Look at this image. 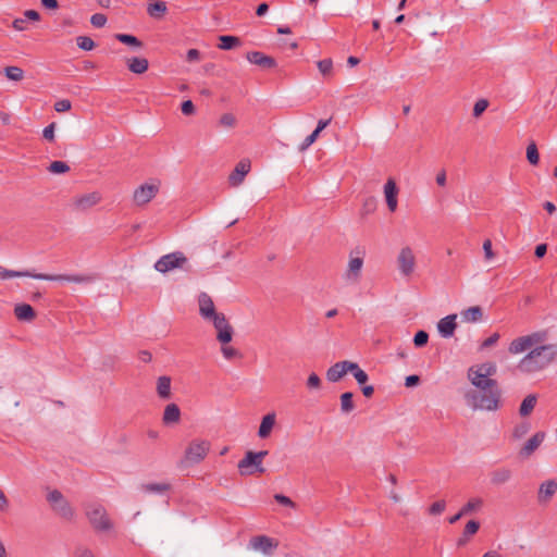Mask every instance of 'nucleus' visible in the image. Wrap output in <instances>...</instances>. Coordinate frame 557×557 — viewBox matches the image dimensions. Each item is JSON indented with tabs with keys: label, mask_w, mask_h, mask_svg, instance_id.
Returning <instances> with one entry per match:
<instances>
[{
	"label": "nucleus",
	"mask_w": 557,
	"mask_h": 557,
	"mask_svg": "<svg viewBox=\"0 0 557 557\" xmlns=\"http://www.w3.org/2000/svg\"><path fill=\"white\" fill-rule=\"evenodd\" d=\"M547 337V331L543 330L516 337L510 342L508 346L510 355L528 351L517 364L521 373H537L554 363L557 358V343L545 344Z\"/></svg>",
	"instance_id": "obj_1"
},
{
	"label": "nucleus",
	"mask_w": 557,
	"mask_h": 557,
	"mask_svg": "<svg viewBox=\"0 0 557 557\" xmlns=\"http://www.w3.org/2000/svg\"><path fill=\"white\" fill-rule=\"evenodd\" d=\"M466 404L474 411H491L495 412L503 408V391L498 384L495 383L492 387L469 389L465 394Z\"/></svg>",
	"instance_id": "obj_2"
},
{
	"label": "nucleus",
	"mask_w": 557,
	"mask_h": 557,
	"mask_svg": "<svg viewBox=\"0 0 557 557\" xmlns=\"http://www.w3.org/2000/svg\"><path fill=\"white\" fill-rule=\"evenodd\" d=\"M13 277H33L36 280L42 281H64L72 282L77 284L90 283L94 281L91 275L87 274H44V273H34L30 271H14L8 270L0 265V278L9 280Z\"/></svg>",
	"instance_id": "obj_3"
},
{
	"label": "nucleus",
	"mask_w": 557,
	"mask_h": 557,
	"mask_svg": "<svg viewBox=\"0 0 557 557\" xmlns=\"http://www.w3.org/2000/svg\"><path fill=\"white\" fill-rule=\"evenodd\" d=\"M268 450L251 451L248 450L244 458L239 460L237 468L242 476L252 475L255 473H264L263 459L268 455Z\"/></svg>",
	"instance_id": "obj_4"
},
{
	"label": "nucleus",
	"mask_w": 557,
	"mask_h": 557,
	"mask_svg": "<svg viewBox=\"0 0 557 557\" xmlns=\"http://www.w3.org/2000/svg\"><path fill=\"white\" fill-rule=\"evenodd\" d=\"M86 517L92 529L97 532H108L113 528L106 508L100 504H90L86 507Z\"/></svg>",
	"instance_id": "obj_5"
},
{
	"label": "nucleus",
	"mask_w": 557,
	"mask_h": 557,
	"mask_svg": "<svg viewBox=\"0 0 557 557\" xmlns=\"http://www.w3.org/2000/svg\"><path fill=\"white\" fill-rule=\"evenodd\" d=\"M188 260L182 251H174L160 257L154 263V270L160 273H168L175 269L189 271Z\"/></svg>",
	"instance_id": "obj_6"
},
{
	"label": "nucleus",
	"mask_w": 557,
	"mask_h": 557,
	"mask_svg": "<svg viewBox=\"0 0 557 557\" xmlns=\"http://www.w3.org/2000/svg\"><path fill=\"white\" fill-rule=\"evenodd\" d=\"M210 442L206 440H195L189 443L185 450L184 459L187 463L196 465L201 462L210 450Z\"/></svg>",
	"instance_id": "obj_7"
},
{
	"label": "nucleus",
	"mask_w": 557,
	"mask_h": 557,
	"mask_svg": "<svg viewBox=\"0 0 557 557\" xmlns=\"http://www.w3.org/2000/svg\"><path fill=\"white\" fill-rule=\"evenodd\" d=\"M47 500L52 506V509L63 519L65 520H72L74 518V509L70 505V503L65 499L63 494L58 491L53 490L48 493Z\"/></svg>",
	"instance_id": "obj_8"
},
{
	"label": "nucleus",
	"mask_w": 557,
	"mask_h": 557,
	"mask_svg": "<svg viewBox=\"0 0 557 557\" xmlns=\"http://www.w3.org/2000/svg\"><path fill=\"white\" fill-rule=\"evenodd\" d=\"M366 250L363 247H356L350 251L346 278L351 282H358L363 267Z\"/></svg>",
	"instance_id": "obj_9"
},
{
	"label": "nucleus",
	"mask_w": 557,
	"mask_h": 557,
	"mask_svg": "<svg viewBox=\"0 0 557 557\" xmlns=\"http://www.w3.org/2000/svg\"><path fill=\"white\" fill-rule=\"evenodd\" d=\"M208 320L213 323V326L216 330V339L220 343L227 344L232 341L233 327L227 322L223 313H218Z\"/></svg>",
	"instance_id": "obj_10"
},
{
	"label": "nucleus",
	"mask_w": 557,
	"mask_h": 557,
	"mask_svg": "<svg viewBox=\"0 0 557 557\" xmlns=\"http://www.w3.org/2000/svg\"><path fill=\"white\" fill-rule=\"evenodd\" d=\"M248 547L261 552L265 556H272L278 547V542L267 535H257L249 540Z\"/></svg>",
	"instance_id": "obj_11"
},
{
	"label": "nucleus",
	"mask_w": 557,
	"mask_h": 557,
	"mask_svg": "<svg viewBox=\"0 0 557 557\" xmlns=\"http://www.w3.org/2000/svg\"><path fill=\"white\" fill-rule=\"evenodd\" d=\"M398 269L404 276H410L414 271L416 258L410 247L400 249L397 257Z\"/></svg>",
	"instance_id": "obj_12"
},
{
	"label": "nucleus",
	"mask_w": 557,
	"mask_h": 557,
	"mask_svg": "<svg viewBox=\"0 0 557 557\" xmlns=\"http://www.w3.org/2000/svg\"><path fill=\"white\" fill-rule=\"evenodd\" d=\"M159 191L158 185L143 184L134 191L133 199L137 206H144L152 200Z\"/></svg>",
	"instance_id": "obj_13"
},
{
	"label": "nucleus",
	"mask_w": 557,
	"mask_h": 557,
	"mask_svg": "<svg viewBox=\"0 0 557 557\" xmlns=\"http://www.w3.org/2000/svg\"><path fill=\"white\" fill-rule=\"evenodd\" d=\"M250 168L251 164L249 159L240 160L228 176L230 185L233 187L239 186L244 182L245 176L249 173Z\"/></svg>",
	"instance_id": "obj_14"
},
{
	"label": "nucleus",
	"mask_w": 557,
	"mask_h": 557,
	"mask_svg": "<svg viewBox=\"0 0 557 557\" xmlns=\"http://www.w3.org/2000/svg\"><path fill=\"white\" fill-rule=\"evenodd\" d=\"M546 434L542 431L536 432L532 437H530L527 443L521 447L519 451V457L522 459H528L532 456V454L541 446L543 441L545 440Z\"/></svg>",
	"instance_id": "obj_15"
},
{
	"label": "nucleus",
	"mask_w": 557,
	"mask_h": 557,
	"mask_svg": "<svg viewBox=\"0 0 557 557\" xmlns=\"http://www.w3.org/2000/svg\"><path fill=\"white\" fill-rule=\"evenodd\" d=\"M468 380L474 386V389L492 387L497 382L495 379L484 376L476 368L472 367L468 370Z\"/></svg>",
	"instance_id": "obj_16"
},
{
	"label": "nucleus",
	"mask_w": 557,
	"mask_h": 557,
	"mask_svg": "<svg viewBox=\"0 0 557 557\" xmlns=\"http://www.w3.org/2000/svg\"><path fill=\"white\" fill-rule=\"evenodd\" d=\"M350 367H352V362L348 360L336 362L326 371L327 381L333 383L338 382L346 373L349 372Z\"/></svg>",
	"instance_id": "obj_17"
},
{
	"label": "nucleus",
	"mask_w": 557,
	"mask_h": 557,
	"mask_svg": "<svg viewBox=\"0 0 557 557\" xmlns=\"http://www.w3.org/2000/svg\"><path fill=\"white\" fill-rule=\"evenodd\" d=\"M384 195L387 203V208L391 212L396 211L397 209V195H398V188L393 178H388L387 182L384 185Z\"/></svg>",
	"instance_id": "obj_18"
},
{
	"label": "nucleus",
	"mask_w": 557,
	"mask_h": 557,
	"mask_svg": "<svg viewBox=\"0 0 557 557\" xmlns=\"http://www.w3.org/2000/svg\"><path fill=\"white\" fill-rule=\"evenodd\" d=\"M246 59L263 69H272L276 66V61L272 57L265 55L260 51H251L246 54Z\"/></svg>",
	"instance_id": "obj_19"
},
{
	"label": "nucleus",
	"mask_w": 557,
	"mask_h": 557,
	"mask_svg": "<svg viewBox=\"0 0 557 557\" xmlns=\"http://www.w3.org/2000/svg\"><path fill=\"white\" fill-rule=\"evenodd\" d=\"M456 318V314H449L438 321L437 330L442 337L449 338L454 335L457 327Z\"/></svg>",
	"instance_id": "obj_20"
},
{
	"label": "nucleus",
	"mask_w": 557,
	"mask_h": 557,
	"mask_svg": "<svg viewBox=\"0 0 557 557\" xmlns=\"http://www.w3.org/2000/svg\"><path fill=\"white\" fill-rule=\"evenodd\" d=\"M198 302L199 313L203 319L208 320L219 313L215 311L212 298L207 293L199 295Z\"/></svg>",
	"instance_id": "obj_21"
},
{
	"label": "nucleus",
	"mask_w": 557,
	"mask_h": 557,
	"mask_svg": "<svg viewBox=\"0 0 557 557\" xmlns=\"http://www.w3.org/2000/svg\"><path fill=\"white\" fill-rule=\"evenodd\" d=\"M101 197L98 193L82 195L74 200V207L78 211H86L96 206Z\"/></svg>",
	"instance_id": "obj_22"
},
{
	"label": "nucleus",
	"mask_w": 557,
	"mask_h": 557,
	"mask_svg": "<svg viewBox=\"0 0 557 557\" xmlns=\"http://www.w3.org/2000/svg\"><path fill=\"white\" fill-rule=\"evenodd\" d=\"M512 476V471L507 467H500L497 469H494L490 473L491 483L495 486H500L508 481H510Z\"/></svg>",
	"instance_id": "obj_23"
},
{
	"label": "nucleus",
	"mask_w": 557,
	"mask_h": 557,
	"mask_svg": "<svg viewBox=\"0 0 557 557\" xmlns=\"http://www.w3.org/2000/svg\"><path fill=\"white\" fill-rule=\"evenodd\" d=\"M14 314L18 321L30 322L36 318L34 308L28 304H20L14 307Z\"/></svg>",
	"instance_id": "obj_24"
},
{
	"label": "nucleus",
	"mask_w": 557,
	"mask_h": 557,
	"mask_svg": "<svg viewBox=\"0 0 557 557\" xmlns=\"http://www.w3.org/2000/svg\"><path fill=\"white\" fill-rule=\"evenodd\" d=\"M557 491V483L554 480L545 481L539 488L537 498L540 503H546Z\"/></svg>",
	"instance_id": "obj_25"
},
{
	"label": "nucleus",
	"mask_w": 557,
	"mask_h": 557,
	"mask_svg": "<svg viewBox=\"0 0 557 557\" xmlns=\"http://www.w3.org/2000/svg\"><path fill=\"white\" fill-rule=\"evenodd\" d=\"M275 418L276 416L274 412L268 413L262 418L258 430V436L260 438H267L271 434L272 429L275 424Z\"/></svg>",
	"instance_id": "obj_26"
},
{
	"label": "nucleus",
	"mask_w": 557,
	"mask_h": 557,
	"mask_svg": "<svg viewBox=\"0 0 557 557\" xmlns=\"http://www.w3.org/2000/svg\"><path fill=\"white\" fill-rule=\"evenodd\" d=\"M128 70L135 74H143L149 67V62L146 58L133 57L127 60Z\"/></svg>",
	"instance_id": "obj_27"
},
{
	"label": "nucleus",
	"mask_w": 557,
	"mask_h": 557,
	"mask_svg": "<svg viewBox=\"0 0 557 557\" xmlns=\"http://www.w3.org/2000/svg\"><path fill=\"white\" fill-rule=\"evenodd\" d=\"M181 418V410L176 404H169L163 412V423L172 424L177 423Z\"/></svg>",
	"instance_id": "obj_28"
},
{
	"label": "nucleus",
	"mask_w": 557,
	"mask_h": 557,
	"mask_svg": "<svg viewBox=\"0 0 557 557\" xmlns=\"http://www.w3.org/2000/svg\"><path fill=\"white\" fill-rule=\"evenodd\" d=\"M537 396L535 394L528 395L519 407V414L521 417H528L535 408Z\"/></svg>",
	"instance_id": "obj_29"
},
{
	"label": "nucleus",
	"mask_w": 557,
	"mask_h": 557,
	"mask_svg": "<svg viewBox=\"0 0 557 557\" xmlns=\"http://www.w3.org/2000/svg\"><path fill=\"white\" fill-rule=\"evenodd\" d=\"M220 44L218 45L221 50H231L242 45L240 38L231 35H222L219 37Z\"/></svg>",
	"instance_id": "obj_30"
},
{
	"label": "nucleus",
	"mask_w": 557,
	"mask_h": 557,
	"mask_svg": "<svg viewBox=\"0 0 557 557\" xmlns=\"http://www.w3.org/2000/svg\"><path fill=\"white\" fill-rule=\"evenodd\" d=\"M158 395L168 399L171 396V379L169 376H160L157 382Z\"/></svg>",
	"instance_id": "obj_31"
},
{
	"label": "nucleus",
	"mask_w": 557,
	"mask_h": 557,
	"mask_svg": "<svg viewBox=\"0 0 557 557\" xmlns=\"http://www.w3.org/2000/svg\"><path fill=\"white\" fill-rule=\"evenodd\" d=\"M171 485L165 482L147 483L141 485V491L149 494H164L170 491Z\"/></svg>",
	"instance_id": "obj_32"
},
{
	"label": "nucleus",
	"mask_w": 557,
	"mask_h": 557,
	"mask_svg": "<svg viewBox=\"0 0 557 557\" xmlns=\"http://www.w3.org/2000/svg\"><path fill=\"white\" fill-rule=\"evenodd\" d=\"M461 317H462L463 321L473 323V322H478V321L482 320L483 311H482L481 307L474 306V307H470L467 310L462 311Z\"/></svg>",
	"instance_id": "obj_33"
},
{
	"label": "nucleus",
	"mask_w": 557,
	"mask_h": 557,
	"mask_svg": "<svg viewBox=\"0 0 557 557\" xmlns=\"http://www.w3.org/2000/svg\"><path fill=\"white\" fill-rule=\"evenodd\" d=\"M354 394L351 392H345L341 395V410L343 413H349L355 409Z\"/></svg>",
	"instance_id": "obj_34"
},
{
	"label": "nucleus",
	"mask_w": 557,
	"mask_h": 557,
	"mask_svg": "<svg viewBox=\"0 0 557 557\" xmlns=\"http://www.w3.org/2000/svg\"><path fill=\"white\" fill-rule=\"evenodd\" d=\"M147 12L152 17H159L166 12V4L163 1H156L149 3Z\"/></svg>",
	"instance_id": "obj_35"
},
{
	"label": "nucleus",
	"mask_w": 557,
	"mask_h": 557,
	"mask_svg": "<svg viewBox=\"0 0 557 557\" xmlns=\"http://www.w3.org/2000/svg\"><path fill=\"white\" fill-rule=\"evenodd\" d=\"M115 38L120 42L127 45V46H132L134 48L139 49L143 47V42L137 37L129 35V34H116Z\"/></svg>",
	"instance_id": "obj_36"
},
{
	"label": "nucleus",
	"mask_w": 557,
	"mask_h": 557,
	"mask_svg": "<svg viewBox=\"0 0 557 557\" xmlns=\"http://www.w3.org/2000/svg\"><path fill=\"white\" fill-rule=\"evenodd\" d=\"M472 368H476L479 372H481L484 376L486 375L487 377H492L497 372L496 363L492 361L472 366Z\"/></svg>",
	"instance_id": "obj_37"
},
{
	"label": "nucleus",
	"mask_w": 557,
	"mask_h": 557,
	"mask_svg": "<svg viewBox=\"0 0 557 557\" xmlns=\"http://www.w3.org/2000/svg\"><path fill=\"white\" fill-rule=\"evenodd\" d=\"M317 66L325 78L330 77L333 73V61L330 58L318 61Z\"/></svg>",
	"instance_id": "obj_38"
},
{
	"label": "nucleus",
	"mask_w": 557,
	"mask_h": 557,
	"mask_svg": "<svg viewBox=\"0 0 557 557\" xmlns=\"http://www.w3.org/2000/svg\"><path fill=\"white\" fill-rule=\"evenodd\" d=\"M4 74L9 79L14 82H20L24 77V71L18 66H7Z\"/></svg>",
	"instance_id": "obj_39"
},
{
	"label": "nucleus",
	"mask_w": 557,
	"mask_h": 557,
	"mask_svg": "<svg viewBox=\"0 0 557 557\" xmlns=\"http://www.w3.org/2000/svg\"><path fill=\"white\" fill-rule=\"evenodd\" d=\"M483 505V500L481 498H471L463 507L460 509L461 515H469L478 509H480Z\"/></svg>",
	"instance_id": "obj_40"
},
{
	"label": "nucleus",
	"mask_w": 557,
	"mask_h": 557,
	"mask_svg": "<svg viewBox=\"0 0 557 557\" xmlns=\"http://www.w3.org/2000/svg\"><path fill=\"white\" fill-rule=\"evenodd\" d=\"M349 372H351L360 385L368 381V374L358 366V363L352 362V367H350Z\"/></svg>",
	"instance_id": "obj_41"
},
{
	"label": "nucleus",
	"mask_w": 557,
	"mask_h": 557,
	"mask_svg": "<svg viewBox=\"0 0 557 557\" xmlns=\"http://www.w3.org/2000/svg\"><path fill=\"white\" fill-rule=\"evenodd\" d=\"M530 423L527 422V421H522L520 422L519 424H517L513 430H512V437L515 440H520L522 438L524 435L528 434V432L530 431Z\"/></svg>",
	"instance_id": "obj_42"
},
{
	"label": "nucleus",
	"mask_w": 557,
	"mask_h": 557,
	"mask_svg": "<svg viewBox=\"0 0 557 557\" xmlns=\"http://www.w3.org/2000/svg\"><path fill=\"white\" fill-rule=\"evenodd\" d=\"M527 159L532 165H536L540 161V154L534 141L527 147Z\"/></svg>",
	"instance_id": "obj_43"
},
{
	"label": "nucleus",
	"mask_w": 557,
	"mask_h": 557,
	"mask_svg": "<svg viewBox=\"0 0 557 557\" xmlns=\"http://www.w3.org/2000/svg\"><path fill=\"white\" fill-rule=\"evenodd\" d=\"M76 42L79 49L90 51L95 48V41L88 36H78Z\"/></svg>",
	"instance_id": "obj_44"
},
{
	"label": "nucleus",
	"mask_w": 557,
	"mask_h": 557,
	"mask_svg": "<svg viewBox=\"0 0 557 557\" xmlns=\"http://www.w3.org/2000/svg\"><path fill=\"white\" fill-rule=\"evenodd\" d=\"M48 170L54 174H62L70 171V166L63 161H53L50 163Z\"/></svg>",
	"instance_id": "obj_45"
},
{
	"label": "nucleus",
	"mask_w": 557,
	"mask_h": 557,
	"mask_svg": "<svg viewBox=\"0 0 557 557\" xmlns=\"http://www.w3.org/2000/svg\"><path fill=\"white\" fill-rule=\"evenodd\" d=\"M480 529V523L475 520H470L467 522L465 529H463V535L466 537H470L474 535Z\"/></svg>",
	"instance_id": "obj_46"
},
{
	"label": "nucleus",
	"mask_w": 557,
	"mask_h": 557,
	"mask_svg": "<svg viewBox=\"0 0 557 557\" xmlns=\"http://www.w3.org/2000/svg\"><path fill=\"white\" fill-rule=\"evenodd\" d=\"M221 351L223 357L227 360L242 357L239 350L232 346H222Z\"/></svg>",
	"instance_id": "obj_47"
},
{
	"label": "nucleus",
	"mask_w": 557,
	"mask_h": 557,
	"mask_svg": "<svg viewBox=\"0 0 557 557\" xmlns=\"http://www.w3.org/2000/svg\"><path fill=\"white\" fill-rule=\"evenodd\" d=\"M429 341V334L425 331H418L413 337V344L417 347H423Z\"/></svg>",
	"instance_id": "obj_48"
},
{
	"label": "nucleus",
	"mask_w": 557,
	"mask_h": 557,
	"mask_svg": "<svg viewBox=\"0 0 557 557\" xmlns=\"http://www.w3.org/2000/svg\"><path fill=\"white\" fill-rule=\"evenodd\" d=\"M306 384L309 389H319L321 387L322 382L318 374L311 373L308 376Z\"/></svg>",
	"instance_id": "obj_49"
},
{
	"label": "nucleus",
	"mask_w": 557,
	"mask_h": 557,
	"mask_svg": "<svg viewBox=\"0 0 557 557\" xmlns=\"http://www.w3.org/2000/svg\"><path fill=\"white\" fill-rule=\"evenodd\" d=\"M90 23L95 27H98V28L103 27L107 23V16L102 13H95L90 17Z\"/></svg>",
	"instance_id": "obj_50"
},
{
	"label": "nucleus",
	"mask_w": 557,
	"mask_h": 557,
	"mask_svg": "<svg viewBox=\"0 0 557 557\" xmlns=\"http://www.w3.org/2000/svg\"><path fill=\"white\" fill-rule=\"evenodd\" d=\"M488 107V101L485 99H480L474 103L473 107V115L475 117L480 116Z\"/></svg>",
	"instance_id": "obj_51"
},
{
	"label": "nucleus",
	"mask_w": 557,
	"mask_h": 557,
	"mask_svg": "<svg viewBox=\"0 0 557 557\" xmlns=\"http://www.w3.org/2000/svg\"><path fill=\"white\" fill-rule=\"evenodd\" d=\"M236 124V119L232 113H224L220 117V125L223 127H233Z\"/></svg>",
	"instance_id": "obj_52"
},
{
	"label": "nucleus",
	"mask_w": 557,
	"mask_h": 557,
	"mask_svg": "<svg viewBox=\"0 0 557 557\" xmlns=\"http://www.w3.org/2000/svg\"><path fill=\"white\" fill-rule=\"evenodd\" d=\"M445 508H446L445 500H437L431 505V507L429 508V512L431 515H440L445 510Z\"/></svg>",
	"instance_id": "obj_53"
},
{
	"label": "nucleus",
	"mask_w": 557,
	"mask_h": 557,
	"mask_svg": "<svg viewBox=\"0 0 557 557\" xmlns=\"http://www.w3.org/2000/svg\"><path fill=\"white\" fill-rule=\"evenodd\" d=\"M319 133L313 131L309 136L305 138V140L301 143L299 149L301 151L308 149L318 138Z\"/></svg>",
	"instance_id": "obj_54"
},
{
	"label": "nucleus",
	"mask_w": 557,
	"mask_h": 557,
	"mask_svg": "<svg viewBox=\"0 0 557 557\" xmlns=\"http://www.w3.org/2000/svg\"><path fill=\"white\" fill-rule=\"evenodd\" d=\"M54 129H55V123L52 122L48 126H46L42 131V136L48 141L54 140Z\"/></svg>",
	"instance_id": "obj_55"
},
{
	"label": "nucleus",
	"mask_w": 557,
	"mask_h": 557,
	"mask_svg": "<svg viewBox=\"0 0 557 557\" xmlns=\"http://www.w3.org/2000/svg\"><path fill=\"white\" fill-rule=\"evenodd\" d=\"M72 104L71 101L67 99L59 100L54 103V110L57 112H66L71 109Z\"/></svg>",
	"instance_id": "obj_56"
},
{
	"label": "nucleus",
	"mask_w": 557,
	"mask_h": 557,
	"mask_svg": "<svg viewBox=\"0 0 557 557\" xmlns=\"http://www.w3.org/2000/svg\"><path fill=\"white\" fill-rule=\"evenodd\" d=\"M376 207V200L373 197H369L363 202L362 211L363 213L368 214L375 210Z\"/></svg>",
	"instance_id": "obj_57"
},
{
	"label": "nucleus",
	"mask_w": 557,
	"mask_h": 557,
	"mask_svg": "<svg viewBox=\"0 0 557 557\" xmlns=\"http://www.w3.org/2000/svg\"><path fill=\"white\" fill-rule=\"evenodd\" d=\"M181 110L184 115H193L196 109L191 100H185L181 106Z\"/></svg>",
	"instance_id": "obj_58"
},
{
	"label": "nucleus",
	"mask_w": 557,
	"mask_h": 557,
	"mask_svg": "<svg viewBox=\"0 0 557 557\" xmlns=\"http://www.w3.org/2000/svg\"><path fill=\"white\" fill-rule=\"evenodd\" d=\"M499 339V334L498 333H494L492 334L490 337H487L486 339H484L481 344V348L482 349H485V348H488L493 345H495Z\"/></svg>",
	"instance_id": "obj_59"
},
{
	"label": "nucleus",
	"mask_w": 557,
	"mask_h": 557,
	"mask_svg": "<svg viewBox=\"0 0 557 557\" xmlns=\"http://www.w3.org/2000/svg\"><path fill=\"white\" fill-rule=\"evenodd\" d=\"M274 499L281 505L288 506V507H295V503L289 497H287L283 494H275Z\"/></svg>",
	"instance_id": "obj_60"
},
{
	"label": "nucleus",
	"mask_w": 557,
	"mask_h": 557,
	"mask_svg": "<svg viewBox=\"0 0 557 557\" xmlns=\"http://www.w3.org/2000/svg\"><path fill=\"white\" fill-rule=\"evenodd\" d=\"M483 251L486 260H491L494 258V252L492 248L491 239H485L483 243Z\"/></svg>",
	"instance_id": "obj_61"
},
{
	"label": "nucleus",
	"mask_w": 557,
	"mask_h": 557,
	"mask_svg": "<svg viewBox=\"0 0 557 557\" xmlns=\"http://www.w3.org/2000/svg\"><path fill=\"white\" fill-rule=\"evenodd\" d=\"M186 60L188 62H196L200 60V51L197 49H189L186 53Z\"/></svg>",
	"instance_id": "obj_62"
},
{
	"label": "nucleus",
	"mask_w": 557,
	"mask_h": 557,
	"mask_svg": "<svg viewBox=\"0 0 557 557\" xmlns=\"http://www.w3.org/2000/svg\"><path fill=\"white\" fill-rule=\"evenodd\" d=\"M420 383V377L416 374L408 375L405 380V385L407 387H413Z\"/></svg>",
	"instance_id": "obj_63"
},
{
	"label": "nucleus",
	"mask_w": 557,
	"mask_h": 557,
	"mask_svg": "<svg viewBox=\"0 0 557 557\" xmlns=\"http://www.w3.org/2000/svg\"><path fill=\"white\" fill-rule=\"evenodd\" d=\"M76 557H95L94 553L86 547H78L75 553Z\"/></svg>",
	"instance_id": "obj_64"
}]
</instances>
